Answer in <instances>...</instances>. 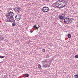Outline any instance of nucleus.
Instances as JSON below:
<instances>
[{
	"instance_id": "17",
	"label": "nucleus",
	"mask_w": 78,
	"mask_h": 78,
	"mask_svg": "<svg viewBox=\"0 0 78 78\" xmlns=\"http://www.w3.org/2000/svg\"><path fill=\"white\" fill-rule=\"evenodd\" d=\"M5 58L4 56H0V58H1V59H2V58Z\"/></svg>"
},
{
	"instance_id": "5",
	"label": "nucleus",
	"mask_w": 78,
	"mask_h": 78,
	"mask_svg": "<svg viewBox=\"0 0 78 78\" xmlns=\"http://www.w3.org/2000/svg\"><path fill=\"white\" fill-rule=\"evenodd\" d=\"M20 18H21V15H17L16 16L15 19L16 20L19 21L20 20Z\"/></svg>"
},
{
	"instance_id": "23",
	"label": "nucleus",
	"mask_w": 78,
	"mask_h": 78,
	"mask_svg": "<svg viewBox=\"0 0 78 78\" xmlns=\"http://www.w3.org/2000/svg\"><path fill=\"white\" fill-rule=\"evenodd\" d=\"M1 38L3 39H4V38H3V36H1Z\"/></svg>"
},
{
	"instance_id": "28",
	"label": "nucleus",
	"mask_w": 78,
	"mask_h": 78,
	"mask_svg": "<svg viewBox=\"0 0 78 78\" xmlns=\"http://www.w3.org/2000/svg\"><path fill=\"white\" fill-rule=\"evenodd\" d=\"M38 27H39V25H38Z\"/></svg>"
},
{
	"instance_id": "10",
	"label": "nucleus",
	"mask_w": 78,
	"mask_h": 78,
	"mask_svg": "<svg viewBox=\"0 0 78 78\" xmlns=\"http://www.w3.org/2000/svg\"><path fill=\"white\" fill-rule=\"evenodd\" d=\"M9 16H10L9 13H7L6 14L5 16H6L7 17H9Z\"/></svg>"
},
{
	"instance_id": "24",
	"label": "nucleus",
	"mask_w": 78,
	"mask_h": 78,
	"mask_svg": "<svg viewBox=\"0 0 78 78\" xmlns=\"http://www.w3.org/2000/svg\"><path fill=\"white\" fill-rule=\"evenodd\" d=\"M38 28H39V27H36V28H35L36 30H37V29H38Z\"/></svg>"
},
{
	"instance_id": "25",
	"label": "nucleus",
	"mask_w": 78,
	"mask_h": 78,
	"mask_svg": "<svg viewBox=\"0 0 78 78\" xmlns=\"http://www.w3.org/2000/svg\"><path fill=\"white\" fill-rule=\"evenodd\" d=\"M60 22H61L62 23H64V22H62V20H61Z\"/></svg>"
},
{
	"instance_id": "22",
	"label": "nucleus",
	"mask_w": 78,
	"mask_h": 78,
	"mask_svg": "<svg viewBox=\"0 0 78 78\" xmlns=\"http://www.w3.org/2000/svg\"><path fill=\"white\" fill-rule=\"evenodd\" d=\"M42 51H43V52H45V49H43L42 50Z\"/></svg>"
},
{
	"instance_id": "3",
	"label": "nucleus",
	"mask_w": 78,
	"mask_h": 78,
	"mask_svg": "<svg viewBox=\"0 0 78 78\" xmlns=\"http://www.w3.org/2000/svg\"><path fill=\"white\" fill-rule=\"evenodd\" d=\"M43 12H48V11H49V10L50 9L47 7L45 6L44 7L42 8V9H41Z\"/></svg>"
},
{
	"instance_id": "26",
	"label": "nucleus",
	"mask_w": 78,
	"mask_h": 78,
	"mask_svg": "<svg viewBox=\"0 0 78 78\" xmlns=\"http://www.w3.org/2000/svg\"><path fill=\"white\" fill-rule=\"evenodd\" d=\"M33 31H32L31 30H30V33H33Z\"/></svg>"
},
{
	"instance_id": "21",
	"label": "nucleus",
	"mask_w": 78,
	"mask_h": 78,
	"mask_svg": "<svg viewBox=\"0 0 78 78\" xmlns=\"http://www.w3.org/2000/svg\"><path fill=\"white\" fill-rule=\"evenodd\" d=\"M36 25H34V26H33V28H36Z\"/></svg>"
},
{
	"instance_id": "29",
	"label": "nucleus",
	"mask_w": 78,
	"mask_h": 78,
	"mask_svg": "<svg viewBox=\"0 0 78 78\" xmlns=\"http://www.w3.org/2000/svg\"><path fill=\"white\" fill-rule=\"evenodd\" d=\"M77 75H78V73L77 74Z\"/></svg>"
},
{
	"instance_id": "20",
	"label": "nucleus",
	"mask_w": 78,
	"mask_h": 78,
	"mask_svg": "<svg viewBox=\"0 0 78 78\" xmlns=\"http://www.w3.org/2000/svg\"><path fill=\"white\" fill-rule=\"evenodd\" d=\"M3 40L2 39V36L0 35V41H2Z\"/></svg>"
},
{
	"instance_id": "8",
	"label": "nucleus",
	"mask_w": 78,
	"mask_h": 78,
	"mask_svg": "<svg viewBox=\"0 0 78 78\" xmlns=\"http://www.w3.org/2000/svg\"><path fill=\"white\" fill-rule=\"evenodd\" d=\"M59 18L60 20H62V19H64V18L63 17V16L61 15L59 16Z\"/></svg>"
},
{
	"instance_id": "1",
	"label": "nucleus",
	"mask_w": 78,
	"mask_h": 78,
	"mask_svg": "<svg viewBox=\"0 0 78 78\" xmlns=\"http://www.w3.org/2000/svg\"><path fill=\"white\" fill-rule=\"evenodd\" d=\"M67 2L66 0H59L53 4L52 6L54 8L61 9L66 7L67 5Z\"/></svg>"
},
{
	"instance_id": "2",
	"label": "nucleus",
	"mask_w": 78,
	"mask_h": 78,
	"mask_svg": "<svg viewBox=\"0 0 78 78\" xmlns=\"http://www.w3.org/2000/svg\"><path fill=\"white\" fill-rule=\"evenodd\" d=\"M6 22H14V19L13 17H6L5 20Z\"/></svg>"
},
{
	"instance_id": "6",
	"label": "nucleus",
	"mask_w": 78,
	"mask_h": 78,
	"mask_svg": "<svg viewBox=\"0 0 78 78\" xmlns=\"http://www.w3.org/2000/svg\"><path fill=\"white\" fill-rule=\"evenodd\" d=\"M69 22H70L69 18L66 17L64 19V22L65 23H66L68 24L69 23Z\"/></svg>"
},
{
	"instance_id": "16",
	"label": "nucleus",
	"mask_w": 78,
	"mask_h": 78,
	"mask_svg": "<svg viewBox=\"0 0 78 78\" xmlns=\"http://www.w3.org/2000/svg\"><path fill=\"white\" fill-rule=\"evenodd\" d=\"M46 58H49V57H50V55H46Z\"/></svg>"
},
{
	"instance_id": "4",
	"label": "nucleus",
	"mask_w": 78,
	"mask_h": 78,
	"mask_svg": "<svg viewBox=\"0 0 78 78\" xmlns=\"http://www.w3.org/2000/svg\"><path fill=\"white\" fill-rule=\"evenodd\" d=\"M14 10L16 12H19L20 11H21L22 9L20 8V7L17 6L14 8Z\"/></svg>"
},
{
	"instance_id": "11",
	"label": "nucleus",
	"mask_w": 78,
	"mask_h": 78,
	"mask_svg": "<svg viewBox=\"0 0 78 78\" xmlns=\"http://www.w3.org/2000/svg\"><path fill=\"white\" fill-rule=\"evenodd\" d=\"M43 67H44L45 68H46L47 67V66L46 64L43 63Z\"/></svg>"
},
{
	"instance_id": "14",
	"label": "nucleus",
	"mask_w": 78,
	"mask_h": 78,
	"mask_svg": "<svg viewBox=\"0 0 78 78\" xmlns=\"http://www.w3.org/2000/svg\"><path fill=\"white\" fill-rule=\"evenodd\" d=\"M62 16H63V17L64 18V17H66V16L65 15V14H63L61 15Z\"/></svg>"
},
{
	"instance_id": "12",
	"label": "nucleus",
	"mask_w": 78,
	"mask_h": 78,
	"mask_svg": "<svg viewBox=\"0 0 78 78\" xmlns=\"http://www.w3.org/2000/svg\"><path fill=\"white\" fill-rule=\"evenodd\" d=\"M71 34H68V37L69 39H70L71 37Z\"/></svg>"
},
{
	"instance_id": "7",
	"label": "nucleus",
	"mask_w": 78,
	"mask_h": 78,
	"mask_svg": "<svg viewBox=\"0 0 78 78\" xmlns=\"http://www.w3.org/2000/svg\"><path fill=\"white\" fill-rule=\"evenodd\" d=\"M9 14L10 17H13L14 16V13L13 12H10Z\"/></svg>"
},
{
	"instance_id": "13",
	"label": "nucleus",
	"mask_w": 78,
	"mask_h": 78,
	"mask_svg": "<svg viewBox=\"0 0 78 78\" xmlns=\"http://www.w3.org/2000/svg\"><path fill=\"white\" fill-rule=\"evenodd\" d=\"M16 23L14 22L12 23V26H16Z\"/></svg>"
},
{
	"instance_id": "9",
	"label": "nucleus",
	"mask_w": 78,
	"mask_h": 78,
	"mask_svg": "<svg viewBox=\"0 0 78 78\" xmlns=\"http://www.w3.org/2000/svg\"><path fill=\"white\" fill-rule=\"evenodd\" d=\"M25 77H27L29 76V74H28L26 73L24 75Z\"/></svg>"
},
{
	"instance_id": "19",
	"label": "nucleus",
	"mask_w": 78,
	"mask_h": 78,
	"mask_svg": "<svg viewBox=\"0 0 78 78\" xmlns=\"http://www.w3.org/2000/svg\"><path fill=\"white\" fill-rule=\"evenodd\" d=\"M74 77L75 78H78V75L75 76Z\"/></svg>"
},
{
	"instance_id": "15",
	"label": "nucleus",
	"mask_w": 78,
	"mask_h": 78,
	"mask_svg": "<svg viewBox=\"0 0 78 78\" xmlns=\"http://www.w3.org/2000/svg\"><path fill=\"white\" fill-rule=\"evenodd\" d=\"M38 68H39L40 69H41V65L39 64L38 65Z\"/></svg>"
},
{
	"instance_id": "18",
	"label": "nucleus",
	"mask_w": 78,
	"mask_h": 78,
	"mask_svg": "<svg viewBox=\"0 0 78 78\" xmlns=\"http://www.w3.org/2000/svg\"><path fill=\"white\" fill-rule=\"evenodd\" d=\"M75 57L76 58H78V55H75Z\"/></svg>"
},
{
	"instance_id": "27",
	"label": "nucleus",
	"mask_w": 78,
	"mask_h": 78,
	"mask_svg": "<svg viewBox=\"0 0 78 78\" xmlns=\"http://www.w3.org/2000/svg\"><path fill=\"white\" fill-rule=\"evenodd\" d=\"M50 67V66H47V67Z\"/></svg>"
}]
</instances>
